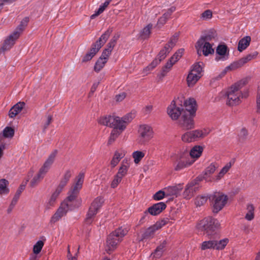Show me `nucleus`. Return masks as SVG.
<instances>
[{
	"label": "nucleus",
	"mask_w": 260,
	"mask_h": 260,
	"mask_svg": "<svg viewBox=\"0 0 260 260\" xmlns=\"http://www.w3.org/2000/svg\"><path fill=\"white\" fill-rule=\"evenodd\" d=\"M134 118L132 113H128L122 117H119L115 115H108L101 117L99 122L104 125L112 127L120 132L125 130L127 124L132 121Z\"/></svg>",
	"instance_id": "obj_1"
},
{
	"label": "nucleus",
	"mask_w": 260,
	"mask_h": 260,
	"mask_svg": "<svg viewBox=\"0 0 260 260\" xmlns=\"http://www.w3.org/2000/svg\"><path fill=\"white\" fill-rule=\"evenodd\" d=\"M246 79H242L232 85L226 91L225 96L227 98L226 104L229 106H235L241 103L243 94L241 89L247 84Z\"/></svg>",
	"instance_id": "obj_2"
},
{
	"label": "nucleus",
	"mask_w": 260,
	"mask_h": 260,
	"mask_svg": "<svg viewBox=\"0 0 260 260\" xmlns=\"http://www.w3.org/2000/svg\"><path fill=\"white\" fill-rule=\"evenodd\" d=\"M84 174L83 173H80L77 176L76 183L73 185L69 192V196L63 201L61 204H65L67 205V207L70 210L74 209L76 207L75 201L77 196L79 193L80 189L82 188L83 183L84 181Z\"/></svg>",
	"instance_id": "obj_3"
},
{
	"label": "nucleus",
	"mask_w": 260,
	"mask_h": 260,
	"mask_svg": "<svg viewBox=\"0 0 260 260\" xmlns=\"http://www.w3.org/2000/svg\"><path fill=\"white\" fill-rule=\"evenodd\" d=\"M128 232L126 228H119L112 232L108 236L105 247L106 251L110 253L117 247V245L122 241L123 237Z\"/></svg>",
	"instance_id": "obj_4"
},
{
	"label": "nucleus",
	"mask_w": 260,
	"mask_h": 260,
	"mask_svg": "<svg viewBox=\"0 0 260 260\" xmlns=\"http://www.w3.org/2000/svg\"><path fill=\"white\" fill-rule=\"evenodd\" d=\"M219 226V224L216 219L211 217H208L200 220L197 227L199 232H203L204 234H206L208 236H214L213 238L214 239L218 236L215 231Z\"/></svg>",
	"instance_id": "obj_5"
},
{
	"label": "nucleus",
	"mask_w": 260,
	"mask_h": 260,
	"mask_svg": "<svg viewBox=\"0 0 260 260\" xmlns=\"http://www.w3.org/2000/svg\"><path fill=\"white\" fill-rule=\"evenodd\" d=\"M113 31L112 28H109L92 45L91 48L89 52L83 56L82 61L86 62L90 60L98 52L100 48L106 42L111 33Z\"/></svg>",
	"instance_id": "obj_6"
},
{
	"label": "nucleus",
	"mask_w": 260,
	"mask_h": 260,
	"mask_svg": "<svg viewBox=\"0 0 260 260\" xmlns=\"http://www.w3.org/2000/svg\"><path fill=\"white\" fill-rule=\"evenodd\" d=\"M257 54V52L255 51L252 53L247 55L246 56L241 58L238 61L234 62L230 66L226 67L224 70H223L217 77L213 78V79L219 80L221 79L226 74L229 70H235L237 69L241 68L248 61L255 58Z\"/></svg>",
	"instance_id": "obj_7"
},
{
	"label": "nucleus",
	"mask_w": 260,
	"mask_h": 260,
	"mask_svg": "<svg viewBox=\"0 0 260 260\" xmlns=\"http://www.w3.org/2000/svg\"><path fill=\"white\" fill-rule=\"evenodd\" d=\"M257 54V52L255 51L252 53L247 55L246 56L241 58L238 61L234 62L230 66L226 67L224 70H223L217 77L213 78V79L219 80L221 79L226 74L229 70H235L237 69L241 68L248 61L255 58Z\"/></svg>",
	"instance_id": "obj_8"
},
{
	"label": "nucleus",
	"mask_w": 260,
	"mask_h": 260,
	"mask_svg": "<svg viewBox=\"0 0 260 260\" xmlns=\"http://www.w3.org/2000/svg\"><path fill=\"white\" fill-rule=\"evenodd\" d=\"M213 208V212L217 213L225 206L228 200L227 196L221 192H214L208 197Z\"/></svg>",
	"instance_id": "obj_9"
},
{
	"label": "nucleus",
	"mask_w": 260,
	"mask_h": 260,
	"mask_svg": "<svg viewBox=\"0 0 260 260\" xmlns=\"http://www.w3.org/2000/svg\"><path fill=\"white\" fill-rule=\"evenodd\" d=\"M104 202V199L101 197H97L92 201L86 214L85 218L86 224H90L92 222L94 217L102 206Z\"/></svg>",
	"instance_id": "obj_10"
},
{
	"label": "nucleus",
	"mask_w": 260,
	"mask_h": 260,
	"mask_svg": "<svg viewBox=\"0 0 260 260\" xmlns=\"http://www.w3.org/2000/svg\"><path fill=\"white\" fill-rule=\"evenodd\" d=\"M195 161L193 158H190L188 152H184L178 155L174 163V170L178 171L185 168L191 166Z\"/></svg>",
	"instance_id": "obj_11"
},
{
	"label": "nucleus",
	"mask_w": 260,
	"mask_h": 260,
	"mask_svg": "<svg viewBox=\"0 0 260 260\" xmlns=\"http://www.w3.org/2000/svg\"><path fill=\"white\" fill-rule=\"evenodd\" d=\"M209 133V131L205 129L189 131L182 136V140L185 142H191L205 137Z\"/></svg>",
	"instance_id": "obj_12"
},
{
	"label": "nucleus",
	"mask_w": 260,
	"mask_h": 260,
	"mask_svg": "<svg viewBox=\"0 0 260 260\" xmlns=\"http://www.w3.org/2000/svg\"><path fill=\"white\" fill-rule=\"evenodd\" d=\"M196 114L189 111H183L179 120V124L184 129H189L194 128L193 118Z\"/></svg>",
	"instance_id": "obj_13"
},
{
	"label": "nucleus",
	"mask_w": 260,
	"mask_h": 260,
	"mask_svg": "<svg viewBox=\"0 0 260 260\" xmlns=\"http://www.w3.org/2000/svg\"><path fill=\"white\" fill-rule=\"evenodd\" d=\"M140 134L139 143L143 144L149 141L153 136L152 128L149 125H142L139 130Z\"/></svg>",
	"instance_id": "obj_14"
},
{
	"label": "nucleus",
	"mask_w": 260,
	"mask_h": 260,
	"mask_svg": "<svg viewBox=\"0 0 260 260\" xmlns=\"http://www.w3.org/2000/svg\"><path fill=\"white\" fill-rule=\"evenodd\" d=\"M176 103H178V100L173 101L167 109L168 115L173 120H177L180 116H182V112L184 111L182 106H178Z\"/></svg>",
	"instance_id": "obj_15"
},
{
	"label": "nucleus",
	"mask_w": 260,
	"mask_h": 260,
	"mask_svg": "<svg viewBox=\"0 0 260 260\" xmlns=\"http://www.w3.org/2000/svg\"><path fill=\"white\" fill-rule=\"evenodd\" d=\"M166 207L167 205L164 202H159L153 205L144 212V216L141 218L140 221L144 220L148 213L153 216L157 215L165 210Z\"/></svg>",
	"instance_id": "obj_16"
},
{
	"label": "nucleus",
	"mask_w": 260,
	"mask_h": 260,
	"mask_svg": "<svg viewBox=\"0 0 260 260\" xmlns=\"http://www.w3.org/2000/svg\"><path fill=\"white\" fill-rule=\"evenodd\" d=\"M213 45V43L205 42L199 43V40H198L196 43L195 47L198 51V54H199L200 51H202L203 55L207 56L209 54L214 53V50L212 48Z\"/></svg>",
	"instance_id": "obj_17"
},
{
	"label": "nucleus",
	"mask_w": 260,
	"mask_h": 260,
	"mask_svg": "<svg viewBox=\"0 0 260 260\" xmlns=\"http://www.w3.org/2000/svg\"><path fill=\"white\" fill-rule=\"evenodd\" d=\"M19 32L18 31H14L9 37L5 40L2 47L0 49V55L5 51L8 50L15 44V41L19 38Z\"/></svg>",
	"instance_id": "obj_18"
},
{
	"label": "nucleus",
	"mask_w": 260,
	"mask_h": 260,
	"mask_svg": "<svg viewBox=\"0 0 260 260\" xmlns=\"http://www.w3.org/2000/svg\"><path fill=\"white\" fill-rule=\"evenodd\" d=\"M119 38V36L118 35H115L113 37V38L110 40V42L107 44L106 48H105L100 56V58H102L103 60H106L107 61L108 58L111 53L115 46L117 41Z\"/></svg>",
	"instance_id": "obj_19"
},
{
	"label": "nucleus",
	"mask_w": 260,
	"mask_h": 260,
	"mask_svg": "<svg viewBox=\"0 0 260 260\" xmlns=\"http://www.w3.org/2000/svg\"><path fill=\"white\" fill-rule=\"evenodd\" d=\"M70 210L65 204H61L55 213L51 217L50 223H54L59 221L62 217L66 215L67 212Z\"/></svg>",
	"instance_id": "obj_20"
},
{
	"label": "nucleus",
	"mask_w": 260,
	"mask_h": 260,
	"mask_svg": "<svg viewBox=\"0 0 260 260\" xmlns=\"http://www.w3.org/2000/svg\"><path fill=\"white\" fill-rule=\"evenodd\" d=\"M217 40V34L215 30L213 29L206 31L201 36L198 40L200 42H211L216 41Z\"/></svg>",
	"instance_id": "obj_21"
},
{
	"label": "nucleus",
	"mask_w": 260,
	"mask_h": 260,
	"mask_svg": "<svg viewBox=\"0 0 260 260\" xmlns=\"http://www.w3.org/2000/svg\"><path fill=\"white\" fill-rule=\"evenodd\" d=\"M57 153V151L55 150L49 155L47 159L44 162L43 166L40 169V171H41V172H43L45 174L48 172V170L50 168L51 165L55 160Z\"/></svg>",
	"instance_id": "obj_22"
},
{
	"label": "nucleus",
	"mask_w": 260,
	"mask_h": 260,
	"mask_svg": "<svg viewBox=\"0 0 260 260\" xmlns=\"http://www.w3.org/2000/svg\"><path fill=\"white\" fill-rule=\"evenodd\" d=\"M218 168V165L217 163L212 162L208 166L203 172V179L207 181H214L212 178H210V175L213 174L216 170Z\"/></svg>",
	"instance_id": "obj_23"
},
{
	"label": "nucleus",
	"mask_w": 260,
	"mask_h": 260,
	"mask_svg": "<svg viewBox=\"0 0 260 260\" xmlns=\"http://www.w3.org/2000/svg\"><path fill=\"white\" fill-rule=\"evenodd\" d=\"M175 10L176 8L175 7H172L169 8L167 11L158 20L156 24L157 26L159 28L161 27L166 23L167 21L170 17Z\"/></svg>",
	"instance_id": "obj_24"
},
{
	"label": "nucleus",
	"mask_w": 260,
	"mask_h": 260,
	"mask_svg": "<svg viewBox=\"0 0 260 260\" xmlns=\"http://www.w3.org/2000/svg\"><path fill=\"white\" fill-rule=\"evenodd\" d=\"M196 100L193 98H189L184 102V106L185 107V110H184V111H189L190 113L196 114Z\"/></svg>",
	"instance_id": "obj_25"
},
{
	"label": "nucleus",
	"mask_w": 260,
	"mask_h": 260,
	"mask_svg": "<svg viewBox=\"0 0 260 260\" xmlns=\"http://www.w3.org/2000/svg\"><path fill=\"white\" fill-rule=\"evenodd\" d=\"M25 103L24 102H19L11 108L9 112V116L10 118L15 117L23 109Z\"/></svg>",
	"instance_id": "obj_26"
},
{
	"label": "nucleus",
	"mask_w": 260,
	"mask_h": 260,
	"mask_svg": "<svg viewBox=\"0 0 260 260\" xmlns=\"http://www.w3.org/2000/svg\"><path fill=\"white\" fill-rule=\"evenodd\" d=\"M24 189V186H23V185H21L19 187V188L18 189L16 193L14 195V197H13V198L12 199V201L8 209H7L8 213L9 214L12 212L13 209L14 208V206H15V205L16 204V203L17 202L22 190Z\"/></svg>",
	"instance_id": "obj_27"
},
{
	"label": "nucleus",
	"mask_w": 260,
	"mask_h": 260,
	"mask_svg": "<svg viewBox=\"0 0 260 260\" xmlns=\"http://www.w3.org/2000/svg\"><path fill=\"white\" fill-rule=\"evenodd\" d=\"M159 230L155 223L146 230L142 235V240L152 238L156 231Z\"/></svg>",
	"instance_id": "obj_28"
},
{
	"label": "nucleus",
	"mask_w": 260,
	"mask_h": 260,
	"mask_svg": "<svg viewBox=\"0 0 260 260\" xmlns=\"http://www.w3.org/2000/svg\"><path fill=\"white\" fill-rule=\"evenodd\" d=\"M129 167V161L126 159H123L116 175L122 178L127 174Z\"/></svg>",
	"instance_id": "obj_29"
},
{
	"label": "nucleus",
	"mask_w": 260,
	"mask_h": 260,
	"mask_svg": "<svg viewBox=\"0 0 260 260\" xmlns=\"http://www.w3.org/2000/svg\"><path fill=\"white\" fill-rule=\"evenodd\" d=\"M232 167L231 162H229L225 165L224 167H223L218 174L215 175L214 177H212V180L214 181L217 182L219 181L224 176V175L230 170Z\"/></svg>",
	"instance_id": "obj_30"
},
{
	"label": "nucleus",
	"mask_w": 260,
	"mask_h": 260,
	"mask_svg": "<svg viewBox=\"0 0 260 260\" xmlns=\"http://www.w3.org/2000/svg\"><path fill=\"white\" fill-rule=\"evenodd\" d=\"M73 174V171L70 170H68L65 171L63 176L60 180V182L57 187L63 189L64 186L67 185L70 178Z\"/></svg>",
	"instance_id": "obj_31"
},
{
	"label": "nucleus",
	"mask_w": 260,
	"mask_h": 260,
	"mask_svg": "<svg viewBox=\"0 0 260 260\" xmlns=\"http://www.w3.org/2000/svg\"><path fill=\"white\" fill-rule=\"evenodd\" d=\"M125 154L122 150L116 151L111 161L110 165L112 168H114L123 158Z\"/></svg>",
	"instance_id": "obj_32"
},
{
	"label": "nucleus",
	"mask_w": 260,
	"mask_h": 260,
	"mask_svg": "<svg viewBox=\"0 0 260 260\" xmlns=\"http://www.w3.org/2000/svg\"><path fill=\"white\" fill-rule=\"evenodd\" d=\"M203 151V147L198 145L194 146L190 150L189 154L190 158H193L196 160L197 158H198L201 155Z\"/></svg>",
	"instance_id": "obj_33"
},
{
	"label": "nucleus",
	"mask_w": 260,
	"mask_h": 260,
	"mask_svg": "<svg viewBox=\"0 0 260 260\" xmlns=\"http://www.w3.org/2000/svg\"><path fill=\"white\" fill-rule=\"evenodd\" d=\"M166 245L167 242L165 240L156 247L154 252L151 253V256L156 259L160 258L162 255Z\"/></svg>",
	"instance_id": "obj_34"
},
{
	"label": "nucleus",
	"mask_w": 260,
	"mask_h": 260,
	"mask_svg": "<svg viewBox=\"0 0 260 260\" xmlns=\"http://www.w3.org/2000/svg\"><path fill=\"white\" fill-rule=\"evenodd\" d=\"M62 189L57 187L55 191L51 195L50 199L47 203L46 207L47 208H50V207L53 206L56 202V199L58 197L60 193L62 191Z\"/></svg>",
	"instance_id": "obj_35"
},
{
	"label": "nucleus",
	"mask_w": 260,
	"mask_h": 260,
	"mask_svg": "<svg viewBox=\"0 0 260 260\" xmlns=\"http://www.w3.org/2000/svg\"><path fill=\"white\" fill-rule=\"evenodd\" d=\"M250 41L251 38L249 36H246L241 39L238 43V51L242 52L245 50L249 45Z\"/></svg>",
	"instance_id": "obj_36"
},
{
	"label": "nucleus",
	"mask_w": 260,
	"mask_h": 260,
	"mask_svg": "<svg viewBox=\"0 0 260 260\" xmlns=\"http://www.w3.org/2000/svg\"><path fill=\"white\" fill-rule=\"evenodd\" d=\"M202 75L189 72L187 77V83L189 87L193 86L201 77Z\"/></svg>",
	"instance_id": "obj_37"
},
{
	"label": "nucleus",
	"mask_w": 260,
	"mask_h": 260,
	"mask_svg": "<svg viewBox=\"0 0 260 260\" xmlns=\"http://www.w3.org/2000/svg\"><path fill=\"white\" fill-rule=\"evenodd\" d=\"M112 0H106L104 3L100 6L99 9L96 11L93 14L91 15L90 19H93L98 16L100 14H102L108 6L110 3L112 2Z\"/></svg>",
	"instance_id": "obj_38"
},
{
	"label": "nucleus",
	"mask_w": 260,
	"mask_h": 260,
	"mask_svg": "<svg viewBox=\"0 0 260 260\" xmlns=\"http://www.w3.org/2000/svg\"><path fill=\"white\" fill-rule=\"evenodd\" d=\"M194 185V183L193 182H191L186 186V188L183 192V196L185 198L189 199L193 196V191H194V188H193Z\"/></svg>",
	"instance_id": "obj_39"
},
{
	"label": "nucleus",
	"mask_w": 260,
	"mask_h": 260,
	"mask_svg": "<svg viewBox=\"0 0 260 260\" xmlns=\"http://www.w3.org/2000/svg\"><path fill=\"white\" fill-rule=\"evenodd\" d=\"M45 175V174H44L43 172H41V171L39 170L38 173L36 176H35L30 181V186L32 187L36 186L43 179Z\"/></svg>",
	"instance_id": "obj_40"
},
{
	"label": "nucleus",
	"mask_w": 260,
	"mask_h": 260,
	"mask_svg": "<svg viewBox=\"0 0 260 260\" xmlns=\"http://www.w3.org/2000/svg\"><path fill=\"white\" fill-rule=\"evenodd\" d=\"M229 242V239L227 238H225L220 240H216L214 239V249L216 250H222Z\"/></svg>",
	"instance_id": "obj_41"
},
{
	"label": "nucleus",
	"mask_w": 260,
	"mask_h": 260,
	"mask_svg": "<svg viewBox=\"0 0 260 260\" xmlns=\"http://www.w3.org/2000/svg\"><path fill=\"white\" fill-rule=\"evenodd\" d=\"M180 186H172L166 188L165 192L167 196L177 195L181 190Z\"/></svg>",
	"instance_id": "obj_42"
},
{
	"label": "nucleus",
	"mask_w": 260,
	"mask_h": 260,
	"mask_svg": "<svg viewBox=\"0 0 260 260\" xmlns=\"http://www.w3.org/2000/svg\"><path fill=\"white\" fill-rule=\"evenodd\" d=\"M9 182L5 179L0 180V194H7L9 192L8 187Z\"/></svg>",
	"instance_id": "obj_43"
},
{
	"label": "nucleus",
	"mask_w": 260,
	"mask_h": 260,
	"mask_svg": "<svg viewBox=\"0 0 260 260\" xmlns=\"http://www.w3.org/2000/svg\"><path fill=\"white\" fill-rule=\"evenodd\" d=\"M152 28V24H149L145 27L141 31L140 37L143 40L147 39L149 38L151 34V30Z\"/></svg>",
	"instance_id": "obj_44"
},
{
	"label": "nucleus",
	"mask_w": 260,
	"mask_h": 260,
	"mask_svg": "<svg viewBox=\"0 0 260 260\" xmlns=\"http://www.w3.org/2000/svg\"><path fill=\"white\" fill-rule=\"evenodd\" d=\"M247 213L245 215V219L248 221H251L254 218V207L252 204H248L247 205Z\"/></svg>",
	"instance_id": "obj_45"
},
{
	"label": "nucleus",
	"mask_w": 260,
	"mask_h": 260,
	"mask_svg": "<svg viewBox=\"0 0 260 260\" xmlns=\"http://www.w3.org/2000/svg\"><path fill=\"white\" fill-rule=\"evenodd\" d=\"M171 51V47L165 45L164 48L160 51L158 55H157V58L159 60V61H161L166 58L167 55L170 53Z\"/></svg>",
	"instance_id": "obj_46"
},
{
	"label": "nucleus",
	"mask_w": 260,
	"mask_h": 260,
	"mask_svg": "<svg viewBox=\"0 0 260 260\" xmlns=\"http://www.w3.org/2000/svg\"><path fill=\"white\" fill-rule=\"evenodd\" d=\"M15 131L11 127L7 126L3 131V136L7 138H12L14 135Z\"/></svg>",
	"instance_id": "obj_47"
},
{
	"label": "nucleus",
	"mask_w": 260,
	"mask_h": 260,
	"mask_svg": "<svg viewBox=\"0 0 260 260\" xmlns=\"http://www.w3.org/2000/svg\"><path fill=\"white\" fill-rule=\"evenodd\" d=\"M122 133L120 132L119 130L113 128L110 134L108 144L110 145Z\"/></svg>",
	"instance_id": "obj_48"
},
{
	"label": "nucleus",
	"mask_w": 260,
	"mask_h": 260,
	"mask_svg": "<svg viewBox=\"0 0 260 260\" xmlns=\"http://www.w3.org/2000/svg\"><path fill=\"white\" fill-rule=\"evenodd\" d=\"M201 250H205L209 249H214V239L203 242L200 247Z\"/></svg>",
	"instance_id": "obj_49"
},
{
	"label": "nucleus",
	"mask_w": 260,
	"mask_h": 260,
	"mask_svg": "<svg viewBox=\"0 0 260 260\" xmlns=\"http://www.w3.org/2000/svg\"><path fill=\"white\" fill-rule=\"evenodd\" d=\"M107 61L106 60H103L102 58H99L95 62L94 70L96 72H99L105 66Z\"/></svg>",
	"instance_id": "obj_50"
},
{
	"label": "nucleus",
	"mask_w": 260,
	"mask_h": 260,
	"mask_svg": "<svg viewBox=\"0 0 260 260\" xmlns=\"http://www.w3.org/2000/svg\"><path fill=\"white\" fill-rule=\"evenodd\" d=\"M132 156L134 159L135 163L138 164L144 157L145 154L142 151H136L133 153Z\"/></svg>",
	"instance_id": "obj_51"
},
{
	"label": "nucleus",
	"mask_w": 260,
	"mask_h": 260,
	"mask_svg": "<svg viewBox=\"0 0 260 260\" xmlns=\"http://www.w3.org/2000/svg\"><path fill=\"white\" fill-rule=\"evenodd\" d=\"M44 244V243L43 241L39 240L37 241L33 247L34 253L36 255L39 254L42 250Z\"/></svg>",
	"instance_id": "obj_52"
},
{
	"label": "nucleus",
	"mask_w": 260,
	"mask_h": 260,
	"mask_svg": "<svg viewBox=\"0 0 260 260\" xmlns=\"http://www.w3.org/2000/svg\"><path fill=\"white\" fill-rule=\"evenodd\" d=\"M208 197L205 196H199L195 200V204L197 206L203 205L207 201Z\"/></svg>",
	"instance_id": "obj_53"
},
{
	"label": "nucleus",
	"mask_w": 260,
	"mask_h": 260,
	"mask_svg": "<svg viewBox=\"0 0 260 260\" xmlns=\"http://www.w3.org/2000/svg\"><path fill=\"white\" fill-rule=\"evenodd\" d=\"M179 35L177 33L175 34L170 39L168 43L166 44L169 47H171V49L175 46L178 39Z\"/></svg>",
	"instance_id": "obj_54"
},
{
	"label": "nucleus",
	"mask_w": 260,
	"mask_h": 260,
	"mask_svg": "<svg viewBox=\"0 0 260 260\" xmlns=\"http://www.w3.org/2000/svg\"><path fill=\"white\" fill-rule=\"evenodd\" d=\"M28 18L25 17L21 22L20 24L18 25L15 31H18L19 35L24 30L25 26L27 25L28 22Z\"/></svg>",
	"instance_id": "obj_55"
},
{
	"label": "nucleus",
	"mask_w": 260,
	"mask_h": 260,
	"mask_svg": "<svg viewBox=\"0 0 260 260\" xmlns=\"http://www.w3.org/2000/svg\"><path fill=\"white\" fill-rule=\"evenodd\" d=\"M212 17V12L210 10H207L201 15V19L203 20H207L211 19Z\"/></svg>",
	"instance_id": "obj_56"
},
{
	"label": "nucleus",
	"mask_w": 260,
	"mask_h": 260,
	"mask_svg": "<svg viewBox=\"0 0 260 260\" xmlns=\"http://www.w3.org/2000/svg\"><path fill=\"white\" fill-rule=\"evenodd\" d=\"M202 71V68L201 65L199 63L194 64L190 71V72L197 74L198 75H202L201 73Z\"/></svg>",
	"instance_id": "obj_57"
},
{
	"label": "nucleus",
	"mask_w": 260,
	"mask_h": 260,
	"mask_svg": "<svg viewBox=\"0 0 260 260\" xmlns=\"http://www.w3.org/2000/svg\"><path fill=\"white\" fill-rule=\"evenodd\" d=\"M173 66V64L172 63L168 61L165 66L162 69L161 75L162 76H166L167 73L170 71Z\"/></svg>",
	"instance_id": "obj_58"
},
{
	"label": "nucleus",
	"mask_w": 260,
	"mask_h": 260,
	"mask_svg": "<svg viewBox=\"0 0 260 260\" xmlns=\"http://www.w3.org/2000/svg\"><path fill=\"white\" fill-rule=\"evenodd\" d=\"M227 47L224 45H220L216 49V53L221 56L225 55Z\"/></svg>",
	"instance_id": "obj_59"
},
{
	"label": "nucleus",
	"mask_w": 260,
	"mask_h": 260,
	"mask_svg": "<svg viewBox=\"0 0 260 260\" xmlns=\"http://www.w3.org/2000/svg\"><path fill=\"white\" fill-rule=\"evenodd\" d=\"M122 178L117 176V175H115L114 177V179L112 180L111 184V187L113 188H116L119 183L121 181Z\"/></svg>",
	"instance_id": "obj_60"
},
{
	"label": "nucleus",
	"mask_w": 260,
	"mask_h": 260,
	"mask_svg": "<svg viewBox=\"0 0 260 260\" xmlns=\"http://www.w3.org/2000/svg\"><path fill=\"white\" fill-rule=\"evenodd\" d=\"M161 61L157 58L154 60L148 67L146 68L145 69L146 71H150L153 70L154 68H155L158 64Z\"/></svg>",
	"instance_id": "obj_61"
},
{
	"label": "nucleus",
	"mask_w": 260,
	"mask_h": 260,
	"mask_svg": "<svg viewBox=\"0 0 260 260\" xmlns=\"http://www.w3.org/2000/svg\"><path fill=\"white\" fill-rule=\"evenodd\" d=\"M166 194V192L162 191V190H159V191H157V192H156L153 195V199L155 200H161L162 199H163L164 198Z\"/></svg>",
	"instance_id": "obj_62"
},
{
	"label": "nucleus",
	"mask_w": 260,
	"mask_h": 260,
	"mask_svg": "<svg viewBox=\"0 0 260 260\" xmlns=\"http://www.w3.org/2000/svg\"><path fill=\"white\" fill-rule=\"evenodd\" d=\"M169 218H166L161 219V220L157 221L155 224L160 229L163 226L165 225L169 222Z\"/></svg>",
	"instance_id": "obj_63"
},
{
	"label": "nucleus",
	"mask_w": 260,
	"mask_h": 260,
	"mask_svg": "<svg viewBox=\"0 0 260 260\" xmlns=\"http://www.w3.org/2000/svg\"><path fill=\"white\" fill-rule=\"evenodd\" d=\"M256 104H257V111L258 113H260V87L258 88V90H257Z\"/></svg>",
	"instance_id": "obj_64"
}]
</instances>
